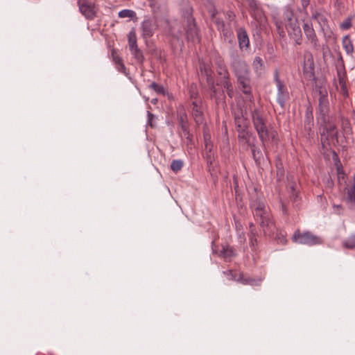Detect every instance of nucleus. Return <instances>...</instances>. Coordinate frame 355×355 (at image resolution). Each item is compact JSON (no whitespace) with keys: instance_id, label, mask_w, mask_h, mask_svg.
Segmentation results:
<instances>
[{"instance_id":"nucleus-1","label":"nucleus","mask_w":355,"mask_h":355,"mask_svg":"<svg viewBox=\"0 0 355 355\" xmlns=\"http://www.w3.org/2000/svg\"><path fill=\"white\" fill-rule=\"evenodd\" d=\"M250 208L255 220L259 223L264 234L270 233L273 227V222L265 202L258 197L252 198L250 202Z\"/></svg>"},{"instance_id":"nucleus-2","label":"nucleus","mask_w":355,"mask_h":355,"mask_svg":"<svg viewBox=\"0 0 355 355\" xmlns=\"http://www.w3.org/2000/svg\"><path fill=\"white\" fill-rule=\"evenodd\" d=\"M251 115L254 128L262 143V146L266 148L270 139L271 138L272 140L275 139V135L272 132H269L262 114L257 110H254Z\"/></svg>"},{"instance_id":"nucleus-3","label":"nucleus","mask_w":355,"mask_h":355,"mask_svg":"<svg viewBox=\"0 0 355 355\" xmlns=\"http://www.w3.org/2000/svg\"><path fill=\"white\" fill-rule=\"evenodd\" d=\"M292 239L293 242L307 245H319L322 243V239L321 237L311 232H301L300 230L295 231Z\"/></svg>"},{"instance_id":"nucleus-4","label":"nucleus","mask_w":355,"mask_h":355,"mask_svg":"<svg viewBox=\"0 0 355 355\" xmlns=\"http://www.w3.org/2000/svg\"><path fill=\"white\" fill-rule=\"evenodd\" d=\"M232 66L237 76L239 84L244 89L250 87V80L246 63L245 62L238 60L234 62Z\"/></svg>"},{"instance_id":"nucleus-5","label":"nucleus","mask_w":355,"mask_h":355,"mask_svg":"<svg viewBox=\"0 0 355 355\" xmlns=\"http://www.w3.org/2000/svg\"><path fill=\"white\" fill-rule=\"evenodd\" d=\"M216 71L218 76L220 77V80L217 83V85L223 87V89H229L231 87L229 73L224 62L222 60L217 62Z\"/></svg>"},{"instance_id":"nucleus-6","label":"nucleus","mask_w":355,"mask_h":355,"mask_svg":"<svg viewBox=\"0 0 355 355\" xmlns=\"http://www.w3.org/2000/svg\"><path fill=\"white\" fill-rule=\"evenodd\" d=\"M302 28L307 41L312 45L313 49L319 48V40L313 27V24L309 21H304Z\"/></svg>"},{"instance_id":"nucleus-7","label":"nucleus","mask_w":355,"mask_h":355,"mask_svg":"<svg viewBox=\"0 0 355 355\" xmlns=\"http://www.w3.org/2000/svg\"><path fill=\"white\" fill-rule=\"evenodd\" d=\"M78 8L81 14L87 19H94L98 11V8L94 3L87 1H79Z\"/></svg>"},{"instance_id":"nucleus-8","label":"nucleus","mask_w":355,"mask_h":355,"mask_svg":"<svg viewBox=\"0 0 355 355\" xmlns=\"http://www.w3.org/2000/svg\"><path fill=\"white\" fill-rule=\"evenodd\" d=\"M237 131L238 139L241 144H246L249 146H254V143L256 141V138L252 132L247 130V128L238 129Z\"/></svg>"},{"instance_id":"nucleus-9","label":"nucleus","mask_w":355,"mask_h":355,"mask_svg":"<svg viewBox=\"0 0 355 355\" xmlns=\"http://www.w3.org/2000/svg\"><path fill=\"white\" fill-rule=\"evenodd\" d=\"M157 29L156 23L152 19H146L141 24L142 37L144 39L151 37Z\"/></svg>"},{"instance_id":"nucleus-10","label":"nucleus","mask_w":355,"mask_h":355,"mask_svg":"<svg viewBox=\"0 0 355 355\" xmlns=\"http://www.w3.org/2000/svg\"><path fill=\"white\" fill-rule=\"evenodd\" d=\"M193 111L192 114L197 124H201L203 122L202 108L201 100L197 99L192 102Z\"/></svg>"},{"instance_id":"nucleus-11","label":"nucleus","mask_w":355,"mask_h":355,"mask_svg":"<svg viewBox=\"0 0 355 355\" xmlns=\"http://www.w3.org/2000/svg\"><path fill=\"white\" fill-rule=\"evenodd\" d=\"M288 35L295 40L296 44H301L302 42V31L299 26L290 24L288 29Z\"/></svg>"},{"instance_id":"nucleus-12","label":"nucleus","mask_w":355,"mask_h":355,"mask_svg":"<svg viewBox=\"0 0 355 355\" xmlns=\"http://www.w3.org/2000/svg\"><path fill=\"white\" fill-rule=\"evenodd\" d=\"M193 19H188V28L185 29V34L187 40L195 41L198 40V33Z\"/></svg>"},{"instance_id":"nucleus-13","label":"nucleus","mask_w":355,"mask_h":355,"mask_svg":"<svg viewBox=\"0 0 355 355\" xmlns=\"http://www.w3.org/2000/svg\"><path fill=\"white\" fill-rule=\"evenodd\" d=\"M287 191L290 193L291 197L294 200L297 198V182L295 178L292 175L287 176Z\"/></svg>"},{"instance_id":"nucleus-14","label":"nucleus","mask_w":355,"mask_h":355,"mask_svg":"<svg viewBox=\"0 0 355 355\" xmlns=\"http://www.w3.org/2000/svg\"><path fill=\"white\" fill-rule=\"evenodd\" d=\"M337 80L338 81V85H336V87L340 89H346V73L344 69V67L342 65L337 68Z\"/></svg>"},{"instance_id":"nucleus-15","label":"nucleus","mask_w":355,"mask_h":355,"mask_svg":"<svg viewBox=\"0 0 355 355\" xmlns=\"http://www.w3.org/2000/svg\"><path fill=\"white\" fill-rule=\"evenodd\" d=\"M320 96L319 98V107L322 112H325L327 110L329 105V101L327 99V90H317Z\"/></svg>"},{"instance_id":"nucleus-16","label":"nucleus","mask_w":355,"mask_h":355,"mask_svg":"<svg viewBox=\"0 0 355 355\" xmlns=\"http://www.w3.org/2000/svg\"><path fill=\"white\" fill-rule=\"evenodd\" d=\"M304 70L311 71L314 69V61L312 53L310 51H305L304 54Z\"/></svg>"},{"instance_id":"nucleus-17","label":"nucleus","mask_w":355,"mask_h":355,"mask_svg":"<svg viewBox=\"0 0 355 355\" xmlns=\"http://www.w3.org/2000/svg\"><path fill=\"white\" fill-rule=\"evenodd\" d=\"M237 35L240 48H248L249 46V38L246 31L243 28H240L238 31Z\"/></svg>"},{"instance_id":"nucleus-18","label":"nucleus","mask_w":355,"mask_h":355,"mask_svg":"<svg viewBox=\"0 0 355 355\" xmlns=\"http://www.w3.org/2000/svg\"><path fill=\"white\" fill-rule=\"evenodd\" d=\"M311 19L316 21L323 29L324 26L326 25L327 20L324 15L318 10H313L311 14Z\"/></svg>"},{"instance_id":"nucleus-19","label":"nucleus","mask_w":355,"mask_h":355,"mask_svg":"<svg viewBox=\"0 0 355 355\" xmlns=\"http://www.w3.org/2000/svg\"><path fill=\"white\" fill-rule=\"evenodd\" d=\"M220 256H222L225 259H231L236 256L235 250L233 247L230 245H224L220 251Z\"/></svg>"},{"instance_id":"nucleus-20","label":"nucleus","mask_w":355,"mask_h":355,"mask_svg":"<svg viewBox=\"0 0 355 355\" xmlns=\"http://www.w3.org/2000/svg\"><path fill=\"white\" fill-rule=\"evenodd\" d=\"M342 44L343 49L345 50L346 53L349 55H352L354 53V46L348 35H345L343 37L342 40Z\"/></svg>"},{"instance_id":"nucleus-21","label":"nucleus","mask_w":355,"mask_h":355,"mask_svg":"<svg viewBox=\"0 0 355 355\" xmlns=\"http://www.w3.org/2000/svg\"><path fill=\"white\" fill-rule=\"evenodd\" d=\"M236 282H241L243 284H249L252 286H257L259 284V281L250 277H244L242 273L239 274Z\"/></svg>"},{"instance_id":"nucleus-22","label":"nucleus","mask_w":355,"mask_h":355,"mask_svg":"<svg viewBox=\"0 0 355 355\" xmlns=\"http://www.w3.org/2000/svg\"><path fill=\"white\" fill-rule=\"evenodd\" d=\"M288 99L289 93L288 90H279L277 95V101L282 107L284 106L286 101Z\"/></svg>"},{"instance_id":"nucleus-23","label":"nucleus","mask_w":355,"mask_h":355,"mask_svg":"<svg viewBox=\"0 0 355 355\" xmlns=\"http://www.w3.org/2000/svg\"><path fill=\"white\" fill-rule=\"evenodd\" d=\"M248 4L253 13L252 15L256 16L257 15H260L261 14V11L259 9V4L257 0H247Z\"/></svg>"},{"instance_id":"nucleus-24","label":"nucleus","mask_w":355,"mask_h":355,"mask_svg":"<svg viewBox=\"0 0 355 355\" xmlns=\"http://www.w3.org/2000/svg\"><path fill=\"white\" fill-rule=\"evenodd\" d=\"M132 55L134 56L135 60L137 61V62L141 64L143 63L144 60V58L142 52L140 51V49L137 47L132 49H130Z\"/></svg>"},{"instance_id":"nucleus-25","label":"nucleus","mask_w":355,"mask_h":355,"mask_svg":"<svg viewBox=\"0 0 355 355\" xmlns=\"http://www.w3.org/2000/svg\"><path fill=\"white\" fill-rule=\"evenodd\" d=\"M234 119L238 129L247 128L246 119L242 114L241 116L239 114L235 116Z\"/></svg>"},{"instance_id":"nucleus-26","label":"nucleus","mask_w":355,"mask_h":355,"mask_svg":"<svg viewBox=\"0 0 355 355\" xmlns=\"http://www.w3.org/2000/svg\"><path fill=\"white\" fill-rule=\"evenodd\" d=\"M128 44H129L130 50L138 47L137 44L136 34H135V31H133L129 33Z\"/></svg>"},{"instance_id":"nucleus-27","label":"nucleus","mask_w":355,"mask_h":355,"mask_svg":"<svg viewBox=\"0 0 355 355\" xmlns=\"http://www.w3.org/2000/svg\"><path fill=\"white\" fill-rule=\"evenodd\" d=\"M184 163L181 159H174L171 164V168L175 173L180 171L183 167Z\"/></svg>"},{"instance_id":"nucleus-28","label":"nucleus","mask_w":355,"mask_h":355,"mask_svg":"<svg viewBox=\"0 0 355 355\" xmlns=\"http://www.w3.org/2000/svg\"><path fill=\"white\" fill-rule=\"evenodd\" d=\"M346 201L349 203H354L355 202V185H352L347 190V196Z\"/></svg>"},{"instance_id":"nucleus-29","label":"nucleus","mask_w":355,"mask_h":355,"mask_svg":"<svg viewBox=\"0 0 355 355\" xmlns=\"http://www.w3.org/2000/svg\"><path fill=\"white\" fill-rule=\"evenodd\" d=\"M249 243L252 250H255L257 240L256 236V232L254 230L251 229L249 234Z\"/></svg>"},{"instance_id":"nucleus-30","label":"nucleus","mask_w":355,"mask_h":355,"mask_svg":"<svg viewBox=\"0 0 355 355\" xmlns=\"http://www.w3.org/2000/svg\"><path fill=\"white\" fill-rule=\"evenodd\" d=\"M252 65L257 72L261 71L263 67L262 59L258 56L255 57Z\"/></svg>"},{"instance_id":"nucleus-31","label":"nucleus","mask_w":355,"mask_h":355,"mask_svg":"<svg viewBox=\"0 0 355 355\" xmlns=\"http://www.w3.org/2000/svg\"><path fill=\"white\" fill-rule=\"evenodd\" d=\"M118 15L120 18H132L134 16H135V12L131 10L124 9L121 10Z\"/></svg>"},{"instance_id":"nucleus-32","label":"nucleus","mask_w":355,"mask_h":355,"mask_svg":"<svg viewBox=\"0 0 355 355\" xmlns=\"http://www.w3.org/2000/svg\"><path fill=\"white\" fill-rule=\"evenodd\" d=\"M113 59L115 63L117 64L118 70L119 71L123 72L125 69V67L123 63L122 59L118 55L114 56Z\"/></svg>"},{"instance_id":"nucleus-33","label":"nucleus","mask_w":355,"mask_h":355,"mask_svg":"<svg viewBox=\"0 0 355 355\" xmlns=\"http://www.w3.org/2000/svg\"><path fill=\"white\" fill-rule=\"evenodd\" d=\"M344 245L346 248L351 249L355 248V234L352 235L346 241H345Z\"/></svg>"},{"instance_id":"nucleus-34","label":"nucleus","mask_w":355,"mask_h":355,"mask_svg":"<svg viewBox=\"0 0 355 355\" xmlns=\"http://www.w3.org/2000/svg\"><path fill=\"white\" fill-rule=\"evenodd\" d=\"M352 26V19L350 17H348L345 19L340 24V28L342 30H348Z\"/></svg>"},{"instance_id":"nucleus-35","label":"nucleus","mask_w":355,"mask_h":355,"mask_svg":"<svg viewBox=\"0 0 355 355\" xmlns=\"http://www.w3.org/2000/svg\"><path fill=\"white\" fill-rule=\"evenodd\" d=\"M223 273H224V275H225L227 277V278L229 279L237 281L239 275L236 272H234L232 270H229L225 271Z\"/></svg>"},{"instance_id":"nucleus-36","label":"nucleus","mask_w":355,"mask_h":355,"mask_svg":"<svg viewBox=\"0 0 355 355\" xmlns=\"http://www.w3.org/2000/svg\"><path fill=\"white\" fill-rule=\"evenodd\" d=\"M251 147H252V156H253L254 160L256 162H258L260 159V158H261V157L262 155L261 152L259 150L257 149L254 147V146H251Z\"/></svg>"},{"instance_id":"nucleus-37","label":"nucleus","mask_w":355,"mask_h":355,"mask_svg":"<svg viewBox=\"0 0 355 355\" xmlns=\"http://www.w3.org/2000/svg\"><path fill=\"white\" fill-rule=\"evenodd\" d=\"M274 79H275V83H277V89H282L284 87V85L279 79V71L277 69H276L275 71Z\"/></svg>"},{"instance_id":"nucleus-38","label":"nucleus","mask_w":355,"mask_h":355,"mask_svg":"<svg viewBox=\"0 0 355 355\" xmlns=\"http://www.w3.org/2000/svg\"><path fill=\"white\" fill-rule=\"evenodd\" d=\"M276 26H277V31H278V33L279 34V35L282 36V37L284 36L285 33L284 31L282 25L281 24L276 23Z\"/></svg>"},{"instance_id":"nucleus-39","label":"nucleus","mask_w":355,"mask_h":355,"mask_svg":"<svg viewBox=\"0 0 355 355\" xmlns=\"http://www.w3.org/2000/svg\"><path fill=\"white\" fill-rule=\"evenodd\" d=\"M277 239V242L282 245H285L287 242L286 237L282 234H280L279 236H278Z\"/></svg>"},{"instance_id":"nucleus-40","label":"nucleus","mask_w":355,"mask_h":355,"mask_svg":"<svg viewBox=\"0 0 355 355\" xmlns=\"http://www.w3.org/2000/svg\"><path fill=\"white\" fill-rule=\"evenodd\" d=\"M311 0H301V5L303 10H306L309 5L310 4Z\"/></svg>"},{"instance_id":"nucleus-41","label":"nucleus","mask_w":355,"mask_h":355,"mask_svg":"<svg viewBox=\"0 0 355 355\" xmlns=\"http://www.w3.org/2000/svg\"><path fill=\"white\" fill-rule=\"evenodd\" d=\"M150 89H163L162 87H158L155 83H152L150 85Z\"/></svg>"},{"instance_id":"nucleus-42","label":"nucleus","mask_w":355,"mask_h":355,"mask_svg":"<svg viewBox=\"0 0 355 355\" xmlns=\"http://www.w3.org/2000/svg\"><path fill=\"white\" fill-rule=\"evenodd\" d=\"M243 93L246 97H249L250 100H251L252 96H251L250 90H243Z\"/></svg>"},{"instance_id":"nucleus-43","label":"nucleus","mask_w":355,"mask_h":355,"mask_svg":"<svg viewBox=\"0 0 355 355\" xmlns=\"http://www.w3.org/2000/svg\"><path fill=\"white\" fill-rule=\"evenodd\" d=\"M158 93L162 94L163 95L168 94V90H157Z\"/></svg>"},{"instance_id":"nucleus-44","label":"nucleus","mask_w":355,"mask_h":355,"mask_svg":"<svg viewBox=\"0 0 355 355\" xmlns=\"http://www.w3.org/2000/svg\"><path fill=\"white\" fill-rule=\"evenodd\" d=\"M211 163H212L211 157V156H210V155H208V156H207V164H208L209 165H211Z\"/></svg>"},{"instance_id":"nucleus-45","label":"nucleus","mask_w":355,"mask_h":355,"mask_svg":"<svg viewBox=\"0 0 355 355\" xmlns=\"http://www.w3.org/2000/svg\"><path fill=\"white\" fill-rule=\"evenodd\" d=\"M148 116L149 121H151L153 119V118L154 117V115L150 112H148Z\"/></svg>"},{"instance_id":"nucleus-46","label":"nucleus","mask_w":355,"mask_h":355,"mask_svg":"<svg viewBox=\"0 0 355 355\" xmlns=\"http://www.w3.org/2000/svg\"><path fill=\"white\" fill-rule=\"evenodd\" d=\"M282 211H283V212H284V214H287V211H286V207H285V206H284V204H282Z\"/></svg>"},{"instance_id":"nucleus-47","label":"nucleus","mask_w":355,"mask_h":355,"mask_svg":"<svg viewBox=\"0 0 355 355\" xmlns=\"http://www.w3.org/2000/svg\"><path fill=\"white\" fill-rule=\"evenodd\" d=\"M195 92H196V90H193V92H192V93H191V98H193V97L194 96V95H196V94Z\"/></svg>"},{"instance_id":"nucleus-48","label":"nucleus","mask_w":355,"mask_h":355,"mask_svg":"<svg viewBox=\"0 0 355 355\" xmlns=\"http://www.w3.org/2000/svg\"><path fill=\"white\" fill-rule=\"evenodd\" d=\"M233 90H229L228 95L232 96Z\"/></svg>"},{"instance_id":"nucleus-49","label":"nucleus","mask_w":355,"mask_h":355,"mask_svg":"<svg viewBox=\"0 0 355 355\" xmlns=\"http://www.w3.org/2000/svg\"><path fill=\"white\" fill-rule=\"evenodd\" d=\"M353 185H355V173L353 175Z\"/></svg>"},{"instance_id":"nucleus-50","label":"nucleus","mask_w":355,"mask_h":355,"mask_svg":"<svg viewBox=\"0 0 355 355\" xmlns=\"http://www.w3.org/2000/svg\"><path fill=\"white\" fill-rule=\"evenodd\" d=\"M344 95H345V96H347V90H344Z\"/></svg>"},{"instance_id":"nucleus-51","label":"nucleus","mask_w":355,"mask_h":355,"mask_svg":"<svg viewBox=\"0 0 355 355\" xmlns=\"http://www.w3.org/2000/svg\"><path fill=\"white\" fill-rule=\"evenodd\" d=\"M353 117L355 119V110L352 112Z\"/></svg>"},{"instance_id":"nucleus-52","label":"nucleus","mask_w":355,"mask_h":355,"mask_svg":"<svg viewBox=\"0 0 355 355\" xmlns=\"http://www.w3.org/2000/svg\"><path fill=\"white\" fill-rule=\"evenodd\" d=\"M250 228L253 227H254L253 223H251V224L250 225Z\"/></svg>"},{"instance_id":"nucleus-53","label":"nucleus","mask_w":355,"mask_h":355,"mask_svg":"<svg viewBox=\"0 0 355 355\" xmlns=\"http://www.w3.org/2000/svg\"><path fill=\"white\" fill-rule=\"evenodd\" d=\"M205 72H206V75H207V76H209L208 71H205Z\"/></svg>"}]
</instances>
